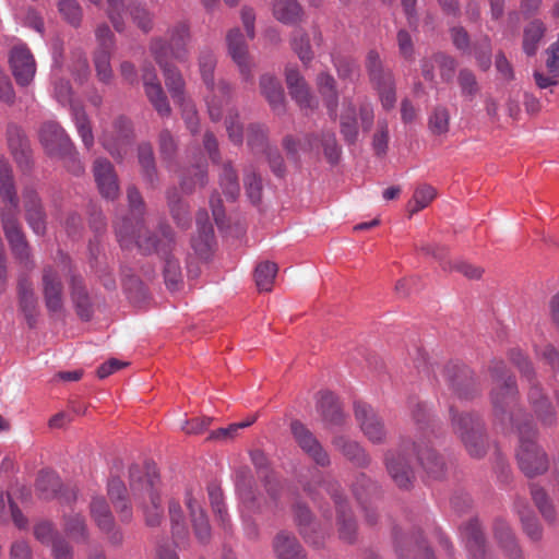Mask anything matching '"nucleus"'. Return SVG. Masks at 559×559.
<instances>
[{"label":"nucleus","instance_id":"1a4fd4ad","mask_svg":"<svg viewBox=\"0 0 559 559\" xmlns=\"http://www.w3.org/2000/svg\"><path fill=\"white\" fill-rule=\"evenodd\" d=\"M150 51L163 71L166 87L175 103L185 100V80L180 71L168 62V47L162 37H154Z\"/></svg>","mask_w":559,"mask_h":559},{"label":"nucleus","instance_id":"7c9ffc66","mask_svg":"<svg viewBox=\"0 0 559 559\" xmlns=\"http://www.w3.org/2000/svg\"><path fill=\"white\" fill-rule=\"evenodd\" d=\"M340 132L344 141L354 144L359 135V123L357 119V110L353 99L345 97L342 103L340 114Z\"/></svg>","mask_w":559,"mask_h":559},{"label":"nucleus","instance_id":"58836bf2","mask_svg":"<svg viewBox=\"0 0 559 559\" xmlns=\"http://www.w3.org/2000/svg\"><path fill=\"white\" fill-rule=\"evenodd\" d=\"M108 496L117 509L120 512L122 521H129L132 516V511L127 497V489L122 480L118 477H111L107 485Z\"/></svg>","mask_w":559,"mask_h":559},{"label":"nucleus","instance_id":"2f4dec72","mask_svg":"<svg viewBox=\"0 0 559 559\" xmlns=\"http://www.w3.org/2000/svg\"><path fill=\"white\" fill-rule=\"evenodd\" d=\"M186 506L190 511L197 538L200 543H206L211 536V527L199 499L193 496L192 491L186 493Z\"/></svg>","mask_w":559,"mask_h":559},{"label":"nucleus","instance_id":"8fccbe9b","mask_svg":"<svg viewBox=\"0 0 559 559\" xmlns=\"http://www.w3.org/2000/svg\"><path fill=\"white\" fill-rule=\"evenodd\" d=\"M207 491L212 510L215 513L219 525L225 531H228L230 528V520L224 503L223 492L221 488L212 484L209 486Z\"/></svg>","mask_w":559,"mask_h":559},{"label":"nucleus","instance_id":"9b49d317","mask_svg":"<svg viewBox=\"0 0 559 559\" xmlns=\"http://www.w3.org/2000/svg\"><path fill=\"white\" fill-rule=\"evenodd\" d=\"M367 69L371 82L379 92L382 107L385 110L392 109L396 102L393 78L391 72L383 71L380 57L376 51L368 53Z\"/></svg>","mask_w":559,"mask_h":559},{"label":"nucleus","instance_id":"aec40b11","mask_svg":"<svg viewBox=\"0 0 559 559\" xmlns=\"http://www.w3.org/2000/svg\"><path fill=\"white\" fill-rule=\"evenodd\" d=\"M41 284L47 309L60 312L63 308V286L59 271L52 266L45 267Z\"/></svg>","mask_w":559,"mask_h":559},{"label":"nucleus","instance_id":"37998d69","mask_svg":"<svg viewBox=\"0 0 559 559\" xmlns=\"http://www.w3.org/2000/svg\"><path fill=\"white\" fill-rule=\"evenodd\" d=\"M333 445L348 460L359 466H364L369 462L364 449L356 441L344 436H338L334 438Z\"/></svg>","mask_w":559,"mask_h":559},{"label":"nucleus","instance_id":"473e14b6","mask_svg":"<svg viewBox=\"0 0 559 559\" xmlns=\"http://www.w3.org/2000/svg\"><path fill=\"white\" fill-rule=\"evenodd\" d=\"M469 559H481L485 555V539L477 520L469 521L461 531Z\"/></svg>","mask_w":559,"mask_h":559},{"label":"nucleus","instance_id":"69168bd1","mask_svg":"<svg viewBox=\"0 0 559 559\" xmlns=\"http://www.w3.org/2000/svg\"><path fill=\"white\" fill-rule=\"evenodd\" d=\"M532 498L536 504V507L539 509L543 516L547 520L552 522L555 520V511L551 506V503L548 500V497L545 492V490L537 486H532Z\"/></svg>","mask_w":559,"mask_h":559},{"label":"nucleus","instance_id":"79ce46f5","mask_svg":"<svg viewBox=\"0 0 559 559\" xmlns=\"http://www.w3.org/2000/svg\"><path fill=\"white\" fill-rule=\"evenodd\" d=\"M20 307L29 325H33L36 317L37 298L31 282L21 278L19 282Z\"/></svg>","mask_w":559,"mask_h":559},{"label":"nucleus","instance_id":"09e8293b","mask_svg":"<svg viewBox=\"0 0 559 559\" xmlns=\"http://www.w3.org/2000/svg\"><path fill=\"white\" fill-rule=\"evenodd\" d=\"M71 298L81 318L87 320L91 316L88 295L82 284V278L71 276Z\"/></svg>","mask_w":559,"mask_h":559},{"label":"nucleus","instance_id":"20e7f679","mask_svg":"<svg viewBox=\"0 0 559 559\" xmlns=\"http://www.w3.org/2000/svg\"><path fill=\"white\" fill-rule=\"evenodd\" d=\"M130 489L134 501L142 509L148 526H157L163 520L164 509L159 495V477L154 468L130 467Z\"/></svg>","mask_w":559,"mask_h":559},{"label":"nucleus","instance_id":"a18cd8bd","mask_svg":"<svg viewBox=\"0 0 559 559\" xmlns=\"http://www.w3.org/2000/svg\"><path fill=\"white\" fill-rule=\"evenodd\" d=\"M301 8L296 0H274L273 14L284 24H294L301 17Z\"/></svg>","mask_w":559,"mask_h":559},{"label":"nucleus","instance_id":"6ab92c4d","mask_svg":"<svg viewBox=\"0 0 559 559\" xmlns=\"http://www.w3.org/2000/svg\"><path fill=\"white\" fill-rule=\"evenodd\" d=\"M10 66L19 85L27 86L32 83L36 73V63L26 47L16 46L11 50Z\"/></svg>","mask_w":559,"mask_h":559},{"label":"nucleus","instance_id":"c85d7f7f","mask_svg":"<svg viewBox=\"0 0 559 559\" xmlns=\"http://www.w3.org/2000/svg\"><path fill=\"white\" fill-rule=\"evenodd\" d=\"M7 141L15 162L21 167L27 166L31 157V148L22 128L15 123H9L7 127Z\"/></svg>","mask_w":559,"mask_h":559},{"label":"nucleus","instance_id":"c756f323","mask_svg":"<svg viewBox=\"0 0 559 559\" xmlns=\"http://www.w3.org/2000/svg\"><path fill=\"white\" fill-rule=\"evenodd\" d=\"M528 402L536 419L544 427H551L557 420V415L548 399L543 394L538 385L533 384L528 392Z\"/></svg>","mask_w":559,"mask_h":559},{"label":"nucleus","instance_id":"0e129e2a","mask_svg":"<svg viewBox=\"0 0 559 559\" xmlns=\"http://www.w3.org/2000/svg\"><path fill=\"white\" fill-rule=\"evenodd\" d=\"M58 10L62 17L72 26L78 27L82 22V9L76 0H59Z\"/></svg>","mask_w":559,"mask_h":559},{"label":"nucleus","instance_id":"4468645a","mask_svg":"<svg viewBox=\"0 0 559 559\" xmlns=\"http://www.w3.org/2000/svg\"><path fill=\"white\" fill-rule=\"evenodd\" d=\"M324 489L334 500L337 511V524L340 538L344 542L352 543L356 535V522L349 509L345 504L340 493V484L336 480H328L324 483Z\"/></svg>","mask_w":559,"mask_h":559},{"label":"nucleus","instance_id":"de8ad7c7","mask_svg":"<svg viewBox=\"0 0 559 559\" xmlns=\"http://www.w3.org/2000/svg\"><path fill=\"white\" fill-rule=\"evenodd\" d=\"M91 513L102 531L109 533L114 528V518L104 498L96 497L92 500Z\"/></svg>","mask_w":559,"mask_h":559},{"label":"nucleus","instance_id":"39448f33","mask_svg":"<svg viewBox=\"0 0 559 559\" xmlns=\"http://www.w3.org/2000/svg\"><path fill=\"white\" fill-rule=\"evenodd\" d=\"M52 95L62 106H69L71 119L84 146L90 150L94 145V134L90 118L81 103L72 98L70 82L60 76V68L53 66L51 70Z\"/></svg>","mask_w":559,"mask_h":559},{"label":"nucleus","instance_id":"e2e57ef3","mask_svg":"<svg viewBox=\"0 0 559 559\" xmlns=\"http://www.w3.org/2000/svg\"><path fill=\"white\" fill-rule=\"evenodd\" d=\"M169 515L171 521L173 535L176 538V543L179 545V542L183 540L188 536V530L183 520L181 508L177 502L169 503Z\"/></svg>","mask_w":559,"mask_h":559},{"label":"nucleus","instance_id":"72a5a7b5","mask_svg":"<svg viewBox=\"0 0 559 559\" xmlns=\"http://www.w3.org/2000/svg\"><path fill=\"white\" fill-rule=\"evenodd\" d=\"M24 204L26 221L29 227L36 235H43L46 229L45 214L37 193L33 190H26L24 193Z\"/></svg>","mask_w":559,"mask_h":559},{"label":"nucleus","instance_id":"338daca9","mask_svg":"<svg viewBox=\"0 0 559 559\" xmlns=\"http://www.w3.org/2000/svg\"><path fill=\"white\" fill-rule=\"evenodd\" d=\"M337 74L343 80L354 81L359 76V69L357 63L348 58L333 59Z\"/></svg>","mask_w":559,"mask_h":559},{"label":"nucleus","instance_id":"cd10ccee","mask_svg":"<svg viewBox=\"0 0 559 559\" xmlns=\"http://www.w3.org/2000/svg\"><path fill=\"white\" fill-rule=\"evenodd\" d=\"M236 491L240 499L245 533L249 538H255L258 536V527L245 514V511L254 512L260 510V507L257 503V497L254 496L250 486L246 484L245 479H237Z\"/></svg>","mask_w":559,"mask_h":559},{"label":"nucleus","instance_id":"393cba45","mask_svg":"<svg viewBox=\"0 0 559 559\" xmlns=\"http://www.w3.org/2000/svg\"><path fill=\"white\" fill-rule=\"evenodd\" d=\"M413 448L428 478L438 480L445 475V464L443 460L436 454L426 441L420 440L415 443Z\"/></svg>","mask_w":559,"mask_h":559},{"label":"nucleus","instance_id":"f3484780","mask_svg":"<svg viewBox=\"0 0 559 559\" xmlns=\"http://www.w3.org/2000/svg\"><path fill=\"white\" fill-rule=\"evenodd\" d=\"M228 56L238 67L245 81L252 79L248 45L239 28H233L226 36Z\"/></svg>","mask_w":559,"mask_h":559},{"label":"nucleus","instance_id":"bf43d9fd","mask_svg":"<svg viewBox=\"0 0 559 559\" xmlns=\"http://www.w3.org/2000/svg\"><path fill=\"white\" fill-rule=\"evenodd\" d=\"M290 45L304 64H308L312 60L313 53L311 51L309 38L302 29L294 31Z\"/></svg>","mask_w":559,"mask_h":559},{"label":"nucleus","instance_id":"6e6552de","mask_svg":"<svg viewBox=\"0 0 559 559\" xmlns=\"http://www.w3.org/2000/svg\"><path fill=\"white\" fill-rule=\"evenodd\" d=\"M450 413L453 431L460 437L468 454L473 457H481L486 452V444L480 419L468 413L459 414L453 406Z\"/></svg>","mask_w":559,"mask_h":559},{"label":"nucleus","instance_id":"f704fd0d","mask_svg":"<svg viewBox=\"0 0 559 559\" xmlns=\"http://www.w3.org/2000/svg\"><path fill=\"white\" fill-rule=\"evenodd\" d=\"M277 559H307L306 554L294 535L281 532L273 543Z\"/></svg>","mask_w":559,"mask_h":559},{"label":"nucleus","instance_id":"2eb2a0df","mask_svg":"<svg viewBox=\"0 0 559 559\" xmlns=\"http://www.w3.org/2000/svg\"><path fill=\"white\" fill-rule=\"evenodd\" d=\"M142 81L145 95L154 109L159 116L168 117L171 114V108L152 64L142 67Z\"/></svg>","mask_w":559,"mask_h":559},{"label":"nucleus","instance_id":"a878e982","mask_svg":"<svg viewBox=\"0 0 559 559\" xmlns=\"http://www.w3.org/2000/svg\"><path fill=\"white\" fill-rule=\"evenodd\" d=\"M445 378L460 399L468 397L469 391L476 392L472 371L466 366L457 364L447 366Z\"/></svg>","mask_w":559,"mask_h":559},{"label":"nucleus","instance_id":"bb28decb","mask_svg":"<svg viewBox=\"0 0 559 559\" xmlns=\"http://www.w3.org/2000/svg\"><path fill=\"white\" fill-rule=\"evenodd\" d=\"M214 243V230L206 211H200L197 217V235L192 238V248L202 259H206Z\"/></svg>","mask_w":559,"mask_h":559},{"label":"nucleus","instance_id":"e433bc0d","mask_svg":"<svg viewBox=\"0 0 559 559\" xmlns=\"http://www.w3.org/2000/svg\"><path fill=\"white\" fill-rule=\"evenodd\" d=\"M260 88L272 109L277 114H282L285 108V98L281 82L273 75L263 74L260 78Z\"/></svg>","mask_w":559,"mask_h":559},{"label":"nucleus","instance_id":"4c0bfd02","mask_svg":"<svg viewBox=\"0 0 559 559\" xmlns=\"http://www.w3.org/2000/svg\"><path fill=\"white\" fill-rule=\"evenodd\" d=\"M318 408L324 423L329 426H342L345 416L340 407L336 396L331 392H323L318 401Z\"/></svg>","mask_w":559,"mask_h":559},{"label":"nucleus","instance_id":"4be33fe9","mask_svg":"<svg viewBox=\"0 0 559 559\" xmlns=\"http://www.w3.org/2000/svg\"><path fill=\"white\" fill-rule=\"evenodd\" d=\"M286 83L293 99L302 109H314L318 107V100L311 94L304 76L295 68L286 69Z\"/></svg>","mask_w":559,"mask_h":559},{"label":"nucleus","instance_id":"3c124183","mask_svg":"<svg viewBox=\"0 0 559 559\" xmlns=\"http://www.w3.org/2000/svg\"><path fill=\"white\" fill-rule=\"evenodd\" d=\"M167 200L170 213L177 225L181 228H187L190 225L191 216L187 204L181 201L176 189L167 192Z\"/></svg>","mask_w":559,"mask_h":559},{"label":"nucleus","instance_id":"ea45409f","mask_svg":"<svg viewBox=\"0 0 559 559\" xmlns=\"http://www.w3.org/2000/svg\"><path fill=\"white\" fill-rule=\"evenodd\" d=\"M207 183V165L205 162L197 163L188 168L181 177L180 187L187 194L192 193L198 187Z\"/></svg>","mask_w":559,"mask_h":559},{"label":"nucleus","instance_id":"f03ea898","mask_svg":"<svg viewBox=\"0 0 559 559\" xmlns=\"http://www.w3.org/2000/svg\"><path fill=\"white\" fill-rule=\"evenodd\" d=\"M130 216L123 217L115 223L116 235L120 246L129 249L138 247L142 253L158 252L165 258L164 277L167 288L171 292L178 290L182 283V273L178 260L168 257V249L174 242V234L169 226H160L162 238L144 236L146 233L144 224L145 206L140 192L134 187L127 191Z\"/></svg>","mask_w":559,"mask_h":559},{"label":"nucleus","instance_id":"9d476101","mask_svg":"<svg viewBox=\"0 0 559 559\" xmlns=\"http://www.w3.org/2000/svg\"><path fill=\"white\" fill-rule=\"evenodd\" d=\"M283 144L287 153L293 156L299 151L312 152L322 146L324 155L331 164L337 163L341 154L335 133L332 131L322 132L320 139L316 135H309L302 141L295 140L293 136H286Z\"/></svg>","mask_w":559,"mask_h":559},{"label":"nucleus","instance_id":"423d86ee","mask_svg":"<svg viewBox=\"0 0 559 559\" xmlns=\"http://www.w3.org/2000/svg\"><path fill=\"white\" fill-rule=\"evenodd\" d=\"M39 140L47 154L59 158H69L73 166L71 171L80 175L84 167L76 158L74 145L64 129L55 121L45 122L39 130Z\"/></svg>","mask_w":559,"mask_h":559},{"label":"nucleus","instance_id":"5fc2aeb1","mask_svg":"<svg viewBox=\"0 0 559 559\" xmlns=\"http://www.w3.org/2000/svg\"><path fill=\"white\" fill-rule=\"evenodd\" d=\"M112 50H95L93 61L97 79L108 84L111 82L114 72L110 63Z\"/></svg>","mask_w":559,"mask_h":559},{"label":"nucleus","instance_id":"a19ab883","mask_svg":"<svg viewBox=\"0 0 559 559\" xmlns=\"http://www.w3.org/2000/svg\"><path fill=\"white\" fill-rule=\"evenodd\" d=\"M294 515L297 525L299 526L300 534L314 546H319L320 543L312 537V534L317 533L319 524L313 521L312 514L308 507L301 503H297L294 508Z\"/></svg>","mask_w":559,"mask_h":559},{"label":"nucleus","instance_id":"6e6d98bb","mask_svg":"<svg viewBox=\"0 0 559 559\" xmlns=\"http://www.w3.org/2000/svg\"><path fill=\"white\" fill-rule=\"evenodd\" d=\"M129 14L133 23L144 33L153 29L154 15L140 2L133 1L129 5Z\"/></svg>","mask_w":559,"mask_h":559},{"label":"nucleus","instance_id":"052dcab7","mask_svg":"<svg viewBox=\"0 0 559 559\" xmlns=\"http://www.w3.org/2000/svg\"><path fill=\"white\" fill-rule=\"evenodd\" d=\"M450 114L447 107L437 106L428 119V128L436 135L445 134L449 131Z\"/></svg>","mask_w":559,"mask_h":559},{"label":"nucleus","instance_id":"412c9836","mask_svg":"<svg viewBox=\"0 0 559 559\" xmlns=\"http://www.w3.org/2000/svg\"><path fill=\"white\" fill-rule=\"evenodd\" d=\"M93 174L102 197L115 200L119 195V183L112 164L106 158H97L94 162Z\"/></svg>","mask_w":559,"mask_h":559},{"label":"nucleus","instance_id":"f257e3e1","mask_svg":"<svg viewBox=\"0 0 559 559\" xmlns=\"http://www.w3.org/2000/svg\"><path fill=\"white\" fill-rule=\"evenodd\" d=\"M495 388L491 391V402L496 420L503 430L516 429L519 435V450L516 457L521 471L528 477L544 473L548 467L545 452L535 443L536 429L530 421L514 423V406L516 396L515 380L507 374L506 365L496 361L490 367Z\"/></svg>","mask_w":559,"mask_h":559},{"label":"nucleus","instance_id":"774afa93","mask_svg":"<svg viewBox=\"0 0 559 559\" xmlns=\"http://www.w3.org/2000/svg\"><path fill=\"white\" fill-rule=\"evenodd\" d=\"M245 188L249 200L255 204L261 200L262 180L254 171H248L245 175Z\"/></svg>","mask_w":559,"mask_h":559},{"label":"nucleus","instance_id":"c9c22d12","mask_svg":"<svg viewBox=\"0 0 559 559\" xmlns=\"http://www.w3.org/2000/svg\"><path fill=\"white\" fill-rule=\"evenodd\" d=\"M317 86H318V90L323 98V102L328 109L329 116L332 119H336L337 106H338V94H337L336 83H335L334 78L326 72H322L317 78Z\"/></svg>","mask_w":559,"mask_h":559},{"label":"nucleus","instance_id":"0eeeda50","mask_svg":"<svg viewBox=\"0 0 559 559\" xmlns=\"http://www.w3.org/2000/svg\"><path fill=\"white\" fill-rule=\"evenodd\" d=\"M199 66L203 82L211 91V95H207L205 98L209 115L213 121H218L222 118L223 107L229 99L230 86L224 81H221L217 86H215L213 74L216 66V58L211 51H204L201 53Z\"/></svg>","mask_w":559,"mask_h":559},{"label":"nucleus","instance_id":"c03bdc74","mask_svg":"<svg viewBox=\"0 0 559 559\" xmlns=\"http://www.w3.org/2000/svg\"><path fill=\"white\" fill-rule=\"evenodd\" d=\"M495 537L511 559H520L521 551L515 543L512 532L502 520H497L493 526Z\"/></svg>","mask_w":559,"mask_h":559},{"label":"nucleus","instance_id":"49530a36","mask_svg":"<svg viewBox=\"0 0 559 559\" xmlns=\"http://www.w3.org/2000/svg\"><path fill=\"white\" fill-rule=\"evenodd\" d=\"M219 186L228 200L235 201L239 195L240 186L238 176L230 162H226L222 165Z\"/></svg>","mask_w":559,"mask_h":559},{"label":"nucleus","instance_id":"f8f14e48","mask_svg":"<svg viewBox=\"0 0 559 559\" xmlns=\"http://www.w3.org/2000/svg\"><path fill=\"white\" fill-rule=\"evenodd\" d=\"M132 138L131 121L126 117H119L115 120L112 130L104 132L102 144L114 158L121 160L128 152Z\"/></svg>","mask_w":559,"mask_h":559},{"label":"nucleus","instance_id":"5701e85b","mask_svg":"<svg viewBox=\"0 0 559 559\" xmlns=\"http://www.w3.org/2000/svg\"><path fill=\"white\" fill-rule=\"evenodd\" d=\"M169 36L168 57L171 56L179 62H185L189 57L188 44L191 40L190 27L187 22L180 21L168 28Z\"/></svg>","mask_w":559,"mask_h":559},{"label":"nucleus","instance_id":"a211bd4d","mask_svg":"<svg viewBox=\"0 0 559 559\" xmlns=\"http://www.w3.org/2000/svg\"><path fill=\"white\" fill-rule=\"evenodd\" d=\"M36 488L41 499L49 500L58 498L62 502H71L76 499V490L72 487L61 489V480L59 476L50 471H44L39 474Z\"/></svg>","mask_w":559,"mask_h":559},{"label":"nucleus","instance_id":"864d4df0","mask_svg":"<svg viewBox=\"0 0 559 559\" xmlns=\"http://www.w3.org/2000/svg\"><path fill=\"white\" fill-rule=\"evenodd\" d=\"M277 274V265L274 262L265 261L257 265L254 278L260 292H270Z\"/></svg>","mask_w":559,"mask_h":559},{"label":"nucleus","instance_id":"b1692460","mask_svg":"<svg viewBox=\"0 0 559 559\" xmlns=\"http://www.w3.org/2000/svg\"><path fill=\"white\" fill-rule=\"evenodd\" d=\"M406 447L397 452L389 453L385 457L386 469L400 488H408L414 477L408 459L405 456Z\"/></svg>","mask_w":559,"mask_h":559},{"label":"nucleus","instance_id":"603ef678","mask_svg":"<svg viewBox=\"0 0 559 559\" xmlns=\"http://www.w3.org/2000/svg\"><path fill=\"white\" fill-rule=\"evenodd\" d=\"M545 25L540 21H533L524 28L523 49L527 56L537 51L538 44L545 34Z\"/></svg>","mask_w":559,"mask_h":559},{"label":"nucleus","instance_id":"4d7b16f0","mask_svg":"<svg viewBox=\"0 0 559 559\" xmlns=\"http://www.w3.org/2000/svg\"><path fill=\"white\" fill-rule=\"evenodd\" d=\"M437 191L433 187L423 185L418 187L413 195V199L408 202L407 210L409 215H414L420 210L428 206V204L436 198Z\"/></svg>","mask_w":559,"mask_h":559},{"label":"nucleus","instance_id":"dca6fc26","mask_svg":"<svg viewBox=\"0 0 559 559\" xmlns=\"http://www.w3.org/2000/svg\"><path fill=\"white\" fill-rule=\"evenodd\" d=\"M354 412L360 429L371 442L380 443L385 439L386 430L383 421L371 406L357 402L354 405Z\"/></svg>","mask_w":559,"mask_h":559},{"label":"nucleus","instance_id":"ddd939ff","mask_svg":"<svg viewBox=\"0 0 559 559\" xmlns=\"http://www.w3.org/2000/svg\"><path fill=\"white\" fill-rule=\"evenodd\" d=\"M290 430L295 442L316 464L322 467L330 464L329 454L316 436L302 423L298 420L293 421Z\"/></svg>","mask_w":559,"mask_h":559},{"label":"nucleus","instance_id":"7ed1b4c3","mask_svg":"<svg viewBox=\"0 0 559 559\" xmlns=\"http://www.w3.org/2000/svg\"><path fill=\"white\" fill-rule=\"evenodd\" d=\"M0 195L5 203L1 212L2 228L15 259L26 269L33 267L31 252L17 221L19 203L7 160L0 157Z\"/></svg>","mask_w":559,"mask_h":559},{"label":"nucleus","instance_id":"680f3d73","mask_svg":"<svg viewBox=\"0 0 559 559\" xmlns=\"http://www.w3.org/2000/svg\"><path fill=\"white\" fill-rule=\"evenodd\" d=\"M139 163L145 178L153 182L156 178L155 160L151 144L143 143L138 148Z\"/></svg>","mask_w":559,"mask_h":559},{"label":"nucleus","instance_id":"13d9d810","mask_svg":"<svg viewBox=\"0 0 559 559\" xmlns=\"http://www.w3.org/2000/svg\"><path fill=\"white\" fill-rule=\"evenodd\" d=\"M107 9L106 14L118 33L126 31V4L123 0H106Z\"/></svg>","mask_w":559,"mask_h":559}]
</instances>
